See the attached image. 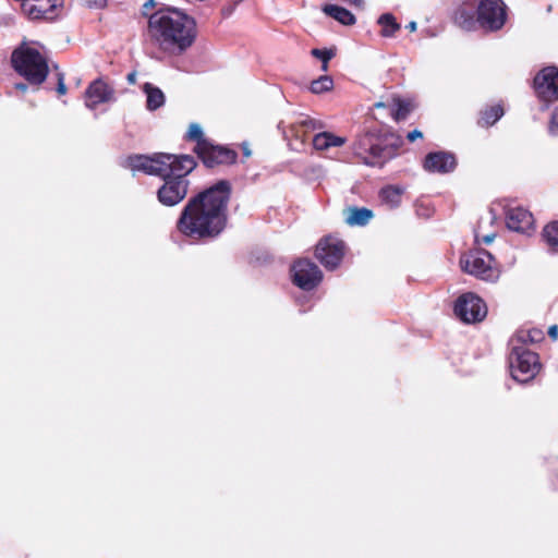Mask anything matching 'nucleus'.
<instances>
[{"label":"nucleus","mask_w":558,"mask_h":558,"mask_svg":"<svg viewBox=\"0 0 558 558\" xmlns=\"http://www.w3.org/2000/svg\"><path fill=\"white\" fill-rule=\"evenodd\" d=\"M403 190L399 186L389 185L380 191L381 202L390 208H396L401 203Z\"/></svg>","instance_id":"21"},{"label":"nucleus","mask_w":558,"mask_h":558,"mask_svg":"<svg viewBox=\"0 0 558 558\" xmlns=\"http://www.w3.org/2000/svg\"><path fill=\"white\" fill-rule=\"evenodd\" d=\"M125 162L133 172L142 171L165 180L157 192L158 201L165 206H174L186 196L189 189L186 175L196 167L194 158L189 155H136L129 157Z\"/></svg>","instance_id":"2"},{"label":"nucleus","mask_w":558,"mask_h":558,"mask_svg":"<svg viewBox=\"0 0 558 558\" xmlns=\"http://www.w3.org/2000/svg\"><path fill=\"white\" fill-rule=\"evenodd\" d=\"M494 238H495V234H488V235H484L482 238H480L478 235H476V241L478 243H485V244H490L493 241H494Z\"/></svg>","instance_id":"33"},{"label":"nucleus","mask_w":558,"mask_h":558,"mask_svg":"<svg viewBox=\"0 0 558 558\" xmlns=\"http://www.w3.org/2000/svg\"><path fill=\"white\" fill-rule=\"evenodd\" d=\"M509 367L514 380L527 383L537 375L541 363L536 353L522 345H511Z\"/></svg>","instance_id":"6"},{"label":"nucleus","mask_w":558,"mask_h":558,"mask_svg":"<svg viewBox=\"0 0 558 558\" xmlns=\"http://www.w3.org/2000/svg\"><path fill=\"white\" fill-rule=\"evenodd\" d=\"M384 106H385V105H384V102H376V104L374 105V107H376V108H381V107H384Z\"/></svg>","instance_id":"40"},{"label":"nucleus","mask_w":558,"mask_h":558,"mask_svg":"<svg viewBox=\"0 0 558 558\" xmlns=\"http://www.w3.org/2000/svg\"><path fill=\"white\" fill-rule=\"evenodd\" d=\"M12 64L20 75L35 85L45 82L49 72L47 58L32 46H22L16 49L12 53Z\"/></svg>","instance_id":"5"},{"label":"nucleus","mask_w":558,"mask_h":558,"mask_svg":"<svg viewBox=\"0 0 558 558\" xmlns=\"http://www.w3.org/2000/svg\"><path fill=\"white\" fill-rule=\"evenodd\" d=\"M477 23L487 31H498L506 22V5L502 0H481L476 10Z\"/></svg>","instance_id":"8"},{"label":"nucleus","mask_w":558,"mask_h":558,"mask_svg":"<svg viewBox=\"0 0 558 558\" xmlns=\"http://www.w3.org/2000/svg\"><path fill=\"white\" fill-rule=\"evenodd\" d=\"M347 138L335 135L331 132H322L313 137V146L316 150H328L331 147H341L345 144Z\"/></svg>","instance_id":"17"},{"label":"nucleus","mask_w":558,"mask_h":558,"mask_svg":"<svg viewBox=\"0 0 558 558\" xmlns=\"http://www.w3.org/2000/svg\"><path fill=\"white\" fill-rule=\"evenodd\" d=\"M460 263L465 272L485 281L494 282L500 276L493 256L486 251L470 252L462 256Z\"/></svg>","instance_id":"7"},{"label":"nucleus","mask_w":558,"mask_h":558,"mask_svg":"<svg viewBox=\"0 0 558 558\" xmlns=\"http://www.w3.org/2000/svg\"><path fill=\"white\" fill-rule=\"evenodd\" d=\"M407 137H408V140L410 142H414L417 138H422L423 137V133L421 131H418V130H413V131L408 133Z\"/></svg>","instance_id":"32"},{"label":"nucleus","mask_w":558,"mask_h":558,"mask_svg":"<svg viewBox=\"0 0 558 558\" xmlns=\"http://www.w3.org/2000/svg\"><path fill=\"white\" fill-rule=\"evenodd\" d=\"M542 337V332L538 330H531V331H519L515 336H513L510 340V345H520L521 342L526 341H537Z\"/></svg>","instance_id":"25"},{"label":"nucleus","mask_w":558,"mask_h":558,"mask_svg":"<svg viewBox=\"0 0 558 558\" xmlns=\"http://www.w3.org/2000/svg\"><path fill=\"white\" fill-rule=\"evenodd\" d=\"M534 88L541 99L558 100V69L556 66L543 69L534 78Z\"/></svg>","instance_id":"12"},{"label":"nucleus","mask_w":558,"mask_h":558,"mask_svg":"<svg viewBox=\"0 0 558 558\" xmlns=\"http://www.w3.org/2000/svg\"><path fill=\"white\" fill-rule=\"evenodd\" d=\"M344 243L335 236L322 239L316 246V257L327 269H335L341 263L344 255Z\"/></svg>","instance_id":"9"},{"label":"nucleus","mask_w":558,"mask_h":558,"mask_svg":"<svg viewBox=\"0 0 558 558\" xmlns=\"http://www.w3.org/2000/svg\"><path fill=\"white\" fill-rule=\"evenodd\" d=\"M454 313L465 323H476L486 316L487 308L477 295L465 293L458 299Z\"/></svg>","instance_id":"10"},{"label":"nucleus","mask_w":558,"mask_h":558,"mask_svg":"<svg viewBox=\"0 0 558 558\" xmlns=\"http://www.w3.org/2000/svg\"><path fill=\"white\" fill-rule=\"evenodd\" d=\"M143 90L146 94V107L148 110L154 111L165 104V95L161 89L154 86L150 83H146L143 86Z\"/></svg>","instance_id":"20"},{"label":"nucleus","mask_w":558,"mask_h":558,"mask_svg":"<svg viewBox=\"0 0 558 558\" xmlns=\"http://www.w3.org/2000/svg\"><path fill=\"white\" fill-rule=\"evenodd\" d=\"M502 116V107L500 105H496L482 112L478 123L482 126H489L496 123Z\"/></svg>","instance_id":"24"},{"label":"nucleus","mask_w":558,"mask_h":558,"mask_svg":"<svg viewBox=\"0 0 558 558\" xmlns=\"http://www.w3.org/2000/svg\"><path fill=\"white\" fill-rule=\"evenodd\" d=\"M302 123L307 125L308 123H312V120H305Z\"/></svg>","instance_id":"42"},{"label":"nucleus","mask_w":558,"mask_h":558,"mask_svg":"<svg viewBox=\"0 0 558 558\" xmlns=\"http://www.w3.org/2000/svg\"><path fill=\"white\" fill-rule=\"evenodd\" d=\"M373 218V211L362 207H349L344 211V220L349 226H365Z\"/></svg>","instance_id":"18"},{"label":"nucleus","mask_w":558,"mask_h":558,"mask_svg":"<svg viewBox=\"0 0 558 558\" xmlns=\"http://www.w3.org/2000/svg\"><path fill=\"white\" fill-rule=\"evenodd\" d=\"M148 31L155 45L169 56H181L197 37L195 20L178 9L155 12L148 21Z\"/></svg>","instance_id":"3"},{"label":"nucleus","mask_w":558,"mask_h":558,"mask_svg":"<svg viewBox=\"0 0 558 558\" xmlns=\"http://www.w3.org/2000/svg\"><path fill=\"white\" fill-rule=\"evenodd\" d=\"M186 138L190 141L196 142V145H198L201 142H208L203 136V130L199 124L197 123H191L186 133Z\"/></svg>","instance_id":"28"},{"label":"nucleus","mask_w":558,"mask_h":558,"mask_svg":"<svg viewBox=\"0 0 558 558\" xmlns=\"http://www.w3.org/2000/svg\"><path fill=\"white\" fill-rule=\"evenodd\" d=\"M409 111H410L409 106L407 104H404V102L399 101L398 102V108L395 111L396 120L405 119V117L408 116Z\"/></svg>","instance_id":"31"},{"label":"nucleus","mask_w":558,"mask_h":558,"mask_svg":"<svg viewBox=\"0 0 558 558\" xmlns=\"http://www.w3.org/2000/svg\"><path fill=\"white\" fill-rule=\"evenodd\" d=\"M548 335H549V337L553 340H557V338H558V326L557 325L550 326L549 329H548Z\"/></svg>","instance_id":"35"},{"label":"nucleus","mask_w":558,"mask_h":558,"mask_svg":"<svg viewBox=\"0 0 558 558\" xmlns=\"http://www.w3.org/2000/svg\"><path fill=\"white\" fill-rule=\"evenodd\" d=\"M507 227L515 232L530 233L534 230V220L532 214L520 206L509 207L506 211Z\"/></svg>","instance_id":"14"},{"label":"nucleus","mask_w":558,"mask_h":558,"mask_svg":"<svg viewBox=\"0 0 558 558\" xmlns=\"http://www.w3.org/2000/svg\"><path fill=\"white\" fill-rule=\"evenodd\" d=\"M293 282L303 290L314 289L323 278L319 268L307 259H300L292 266Z\"/></svg>","instance_id":"11"},{"label":"nucleus","mask_w":558,"mask_h":558,"mask_svg":"<svg viewBox=\"0 0 558 558\" xmlns=\"http://www.w3.org/2000/svg\"><path fill=\"white\" fill-rule=\"evenodd\" d=\"M98 4H99V5H104V4H105V0H100V1L98 2Z\"/></svg>","instance_id":"43"},{"label":"nucleus","mask_w":558,"mask_h":558,"mask_svg":"<svg viewBox=\"0 0 558 558\" xmlns=\"http://www.w3.org/2000/svg\"><path fill=\"white\" fill-rule=\"evenodd\" d=\"M424 169L428 172L447 173L452 171L457 161L452 154L446 151L429 153L424 160Z\"/></svg>","instance_id":"16"},{"label":"nucleus","mask_w":558,"mask_h":558,"mask_svg":"<svg viewBox=\"0 0 558 558\" xmlns=\"http://www.w3.org/2000/svg\"><path fill=\"white\" fill-rule=\"evenodd\" d=\"M126 78H128V82L130 84H135V82H136V72L129 73Z\"/></svg>","instance_id":"37"},{"label":"nucleus","mask_w":558,"mask_h":558,"mask_svg":"<svg viewBox=\"0 0 558 558\" xmlns=\"http://www.w3.org/2000/svg\"><path fill=\"white\" fill-rule=\"evenodd\" d=\"M195 151L209 168L221 163H231L235 159V154L232 150L213 145L210 142H201L196 145Z\"/></svg>","instance_id":"13"},{"label":"nucleus","mask_w":558,"mask_h":558,"mask_svg":"<svg viewBox=\"0 0 558 558\" xmlns=\"http://www.w3.org/2000/svg\"><path fill=\"white\" fill-rule=\"evenodd\" d=\"M312 56L323 61L322 70L327 71L328 62L333 57V52L331 50H322V49H313Z\"/></svg>","instance_id":"29"},{"label":"nucleus","mask_w":558,"mask_h":558,"mask_svg":"<svg viewBox=\"0 0 558 558\" xmlns=\"http://www.w3.org/2000/svg\"><path fill=\"white\" fill-rule=\"evenodd\" d=\"M244 154L246 157L251 155V151L246 148V146H244Z\"/></svg>","instance_id":"41"},{"label":"nucleus","mask_w":558,"mask_h":558,"mask_svg":"<svg viewBox=\"0 0 558 558\" xmlns=\"http://www.w3.org/2000/svg\"><path fill=\"white\" fill-rule=\"evenodd\" d=\"M57 92H58L59 95H64L66 93V86L64 84V81H63L62 76L59 77V82H58V86H57Z\"/></svg>","instance_id":"34"},{"label":"nucleus","mask_w":558,"mask_h":558,"mask_svg":"<svg viewBox=\"0 0 558 558\" xmlns=\"http://www.w3.org/2000/svg\"><path fill=\"white\" fill-rule=\"evenodd\" d=\"M548 130L550 134L558 135V107L551 113Z\"/></svg>","instance_id":"30"},{"label":"nucleus","mask_w":558,"mask_h":558,"mask_svg":"<svg viewBox=\"0 0 558 558\" xmlns=\"http://www.w3.org/2000/svg\"><path fill=\"white\" fill-rule=\"evenodd\" d=\"M378 24L381 26L380 34L384 37H392L399 29L400 24L396 21V17L390 13H385L379 16Z\"/></svg>","instance_id":"22"},{"label":"nucleus","mask_w":558,"mask_h":558,"mask_svg":"<svg viewBox=\"0 0 558 558\" xmlns=\"http://www.w3.org/2000/svg\"><path fill=\"white\" fill-rule=\"evenodd\" d=\"M416 27H417V24H416V22H414V21L410 22V23L407 25V28H408L410 32H415V31H416Z\"/></svg>","instance_id":"38"},{"label":"nucleus","mask_w":558,"mask_h":558,"mask_svg":"<svg viewBox=\"0 0 558 558\" xmlns=\"http://www.w3.org/2000/svg\"><path fill=\"white\" fill-rule=\"evenodd\" d=\"M542 235L548 248L554 253H558V222L545 226Z\"/></svg>","instance_id":"23"},{"label":"nucleus","mask_w":558,"mask_h":558,"mask_svg":"<svg viewBox=\"0 0 558 558\" xmlns=\"http://www.w3.org/2000/svg\"><path fill=\"white\" fill-rule=\"evenodd\" d=\"M230 184L220 181L185 205L178 220V230L194 240L217 236L226 227Z\"/></svg>","instance_id":"1"},{"label":"nucleus","mask_w":558,"mask_h":558,"mask_svg":"<svg viewBox=\"0 0 558 558\" xmlns=\"http://www.w3.org/2000/svg\"><path fill=\"white\" fill-rule=\"evenodd\" d=\"M15 88L22 93H25L27 89V86L23 83L15 84Z\"/></svg>","instance_id":"39"},{"label":"nucleus","mask_w":558,"mask_h":558,"mask_svg":"<svg viewBox=\"0 0 558 558\" xmlns=\"http://www.w3.org/2000/svg\"><path fill=\"white\" fill-rule=\"evenodd\" d=\"M333 81L330 76L324 75L315 80L311 84V92L314 94H322L332 88Z\"/></svg>","instance_id":"26"},{"label":"nucleus","mask_w":558,"mask_h":558,"mask_svg":"<svg viewBox=\"0 0 558 558\" xmlns=\"http://www.w3.org/2000/svg\"><path fill=\"white\" fill-rule=\"evenodd\" d=\"M454 21L456 23L464 28V29H471L474 25L473 16L470 12H468L465 9H459L454 14Z\"/></svg>","instance_id":"27"},{"label":"nucleus","mask_w":558,"mask_h":558,"mask_svg":"<svg viewBox=\"0 0 558 558\" xmlns=\"http://www.w3.org/2000/svg\"><path fill=\"white\" fill-rule=\"evenodd\" d=\"M397 146L386 143L380 135L365 132L356 135L351 149L361 161L371 167H381L395 156Z\"/></svg>","instance_id":"4"},{"label":"nucleus","mask_w":558,"mask_h":558,"mask_svg":"<svg viewBox=\"0 0 558 558\" xmlns=\"http://www.w3.org/2000/svg\"><path fill=\"white\" fill-rule=\"evenodd\" d=\"M323 11L328 16L335 19L339 23L343 25H353L355 24V16L345 8H342L337 4H326L323 8Z\"/></svg>","instance_id":"19"},{"label":"nucleus","mask_w":558,"mask_h":558,"mask_svg":"<svg viewBox=\"0 0 558 558\" xmlns=\"http://www.w3.org/2000/svg\"><path fill=\"white\" fill-rule=\"evenodd\" d=\"M113 89L104 81H94L85 92V105L89 109H95L99 104L111 101Z\"/></svg>","instance_id":"15"},{"label":"nucleus","mask_w":558,"mask_h":558,"mask_svg":"<svg viewBox=\"0 0 558 558\" xmlns=\"http://www.w3.org/2000/svg\"><path fill=\"white\" fill-rule=\"evenodd\" d=\"M343 2L353 5L355 8H361L363 5V0H342Z\"/></svg>","instance_id":"36"}]
</instances>
